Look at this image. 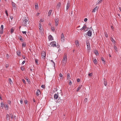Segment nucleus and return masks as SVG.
<instances>
[{
    "label": "nucleus",
    "mask_w": 121,
    "mask_h": 121,
    "mask_svg": "<svg viewBox=\"0 0 121 121\" xmlns=\"http://www.w3.org/2000/svg\"><path fill=\"white\" fill-rule=\"evenodd\" d=\"M39 32L41 34H42L43 33V29H39Z\"/></svg>",
    "instance_id": "nucleus-24"
},
{
    "label": "nucleus",
    "mask_w": 121,
    "mask_h": 121,
    "mask_svg": "<svg viewBox=\"0 0 121 121\" xmlns=\"http://www.w3.org/2000/svg\"><path fill=\"white\" fill-rule=\"evenodd\" d=\"M35 8H37L38 7V4L35 5Z\"/></svg>",
    "instance_id": "nucleus-63"
},
{
    "label": "nucleus",
    "mask_w": 121,
    "mask_h": 121,
    "mask_svg": "<svg viewBox=\"0 0 121 121\" xmlns=\"http://www.w3.org/2000/svg\"><path fill=\"white\" fill-rule=\"evenodd\" d=\"M19 39H20L21 41L23 42V39L22 37L21 36H20L19 37Z\"/></svg>",
    "instance_id": "nucleus-19"
},
{
    "label": "nucleus",
    "mask_w": 121,
    "mask_h": 121,
    "mask_svg": "<svg viewBox=\"0 0 121 121\" xmlns=\"http://www.w3.org/2000/svg\"><path fill=\"white\" fill-rule=\"evenodd\" d=\"M5 13L6 14V15H7V16H8V13L7 11V10H6V11H5Z\"/></svg>",
    "instance_id": "nucleus-51"
},
{
    "label": "nucleus",
    "mask_w": 121,
    "mask_h": 121,
    "mask_svg": "<svg viewBox=\"0 0 121 121\" xmlns=\"http://www.w3.org/2000/svg\"><path fill=\"white\" fill-rule=\"evenodd\" d=\"M82 86H79L77 88V89L76 91H78L79 90H80L81 88V87Z\"/></svg>",
    "instance_id": "nucleus-21"
},
{
    "label": "nucleus",
    "mask_w": 121,
    "mask_h": 121,
    "mask_svg": "<svg viewBox=\"0 0 121 121\" xmlns=\"http://www.w3.org/2000/svg\"><path fill=\"white\" fill-rule=\"evenodd\" d=\"M10 18L11 20H12L13 19V17L12 16H11L10 17Z\"/></svg>",
    "instance_id": "nucleus-62"
},
{
    "label": "nucleus",
    "mask_w": 121,
    "mask_h": 121,
    "mask_svg": "<svg viewBox=\"0 0 121 121\" xmlns=\"http://www.w3.org/2000/svg\"><path fill=\"white\" fill-rule=\"evenodd\" d=\"M104 85L105 86H106L107 85V82L106 81V79L105 78H104Z\"/></svg>",
    "instance_id": "nucleus-17"
},
{
    "label": "nucleus",
    "mask_w": 121,
    "mask_h": 121,
    "mask_svg": "<svg viewBox=\"0 0 121 121\" xmlns=\"http://www.w3.org/2000/svg\"><path fill=\"white\" fill-rule=\"evenodd\" d=\"M26 43L25 42H24L22 44V47H25L26 45Z\"/></svg>",
    "instance_id": "nucleus-26"
},
{
    "label": "nucleus",
    "mask_w": 121,
    "mask_h": 121,
    "mask_svg": "<svg viewBox=\"0 0 121 121\" xmlns=\"http://www.w3.org/2000/svg\"><path fill=\"white\" fill-rule=\"evenodd\" d=\"M92 75L93 74L92 73H89L88 74V75L90 77L92 76Z\"/></svg>",
    "instance_id": "nucleus-37"
},
{
    "label": "nucleus",
    "mask_w": 121,
    "mask_h": 121,
    "mask_svg": "<svg viewBox=\"0 0 121 121\" xmlns=\"http://www.w3.org/2000/svg\"><path fill=\"white\" fill-rule=\"evenodd\" d=\"M7 102L8 104H10L11 103V101L9 100H8Z\"/></svg>",
    "instance_id": "nucleus-42"
},
{
    "label": "nucleus",
    "mask_w": 121,
    "mask_h": 121,
    "mask_svg": "<svg viewBox=\"0 0 121 121\" xmlns=\"http://www.w3.org/2000/svg\"><path fill=\"white\" fill-rule=\"evenodd\" d=\"M87 18H85L84 20V21L85 22H86L87 21Z\"/></svg>",
    "instance_id": "nucleus-56"
},
{
    "label": "nucleus",
    "mask_w": 121,
    "mask_h": 121,
    "mask_svg": "<svg viewBox=\"0 0 121 121\" xmlns=\"http://www.w3.org/2000/svg\"><path fill=\"white\" fill-rule=\"evenodd\" d=\"M9 83L10 84H11L12 83H13V82L11 78H10L9 79Z\"/></svg>",
    "instance_id": "nucleus-25"
},
{
    "label": "nucleus",
    "mask_w": 121,
    "mask_h": 121,
    "mask_svg": "<svg viewBox=\"0 0 121 121\" xmlns=\"http://www.w3.org/2000/svg\"><path fill=\"white\" fill-rule=\"evenodd\" d=\"M25 104H27V100H25Z\"/></svg>",
    "instance_id": "nucleus-55"
},
{
    "label": "nucleus",
    "mask_w": 121,
    "mask_h": 121,
    "mask_svg": "<svg viewBox=\"0 0 121 121\" xmlns=\"http://www.w3.org/2000/svg\"><path fill=\"white\" fill-rule=\"evenodd\" d=\"M45 86L43 85H42L41 86V87L43 88H45Z\"/></svg>",
    "instance_id": "nucleus-48"
},
{
    "label": "nucleus",
    "mask_w": 121,
    "mask_h": 121,
    "mask_svg": "<svg viewBox=\"0 0 121 121\" xmlns=\"http://www.w3.org/2000/svg\"><path fill=\"white\" fill-rule=\"evenodd\" d=\"M0 99H1V100H2V98L1 97V96H0Z\"/></svg>",
    "instance_id": "nucleus-64"
},
{
    "label": "nucleus",
    "mask_w": 121,
    "mask_h": 121,
    "mask_svg": "<svg viewBox=\"0 0 121 121\" xmlns=\"http://www.w3.org/2000/svg\"><path fill=\"white\" fill-rule=\"evenodd\" d=\"M86 44L87 49H90V43H86Z\"/></svg>",
    "instance_id": "nucleus-18"
},
{
    "label": "nucleus",
    "mask_w": 121,
    "mask_h": 121,
    "mask_svg": "<svg viewBox=\"0 0 121 121\" xmlns=\"http://www.w3.org/2000/svg\"><path fill=\"white\" fill-rule=\"evenodd\" d=\"M14 31V30L13 28H11V34H12Z\"/></svg>",
    "instance_id": "nucleus-30"
},
{
    "label": "nucleus",
    "mask_w": 121,
    "mask_h": 121,
    "mask_svg": "<svg viewBox=\"0 0 121 121\" xmlns=\"http://www.w3.org/2000/svg\"><path fill=\"white\" fill-rule=\"evenodd\" d=\"M3 28H4V26H3V25H1V27H0L1 28V30H3Z\"/></svg>",
    "instance_id": "nucleus-49"
},
{
    "label": "nucleus",
    "mask_w": 121,
    "mask_h": 121,
    "mask_svg": "<svg viewBox=\"0 0 121 121\" xmlns=\"http://www.w3.org/2000/svg\"><path fill=\"white\" fill-rule=\"evenodd\" d=\"M61 41H63L65 40V37H61Z\"/></svg>",
    "instance_id": "nucleus-29"
},
{
    "label": "nucleus",
    "mask_w": 121,
    "mask_h": 121,
    "mask_svg": "<svg viewBox=\"0 0 121 121\" xmlns=\"http://www.w3.org/2000/svg\"><path fill=\"white\" fill-rule=\"evenodd\" d=\"M59 76L60 77H62L63 76L62 74L61 73H60L59 74Z\"/></svg>",
    "instance_id": "nucleus-53"
},
{
    "label": "nucleus",
    "mask_w": 121,
    "mask_h": 121,
    "mask_svg": "<svg viewBox=\"0 0 121 121\" xmlns=\"http://www.w3.org/2000/svg\"><path fill=\"white\" fill-rule=\"evenodd\" d=\"M59 20L58 19H55V23L56 26H57L58 25L59 23Z\"/></svg>",
    "instance_id": "nucleus-6"
},
{
    "label": "nucleus",
    "mask_w": 121,
    "mask_h": 121,
    "mask_svg": "<svg viewBox=\"0 0 121 121\" xmlns=\"http://www.w3.org/2000/svg\"><path fill=\"white\" fill-rule=\"evenodd\" d=\"M29 22L28 19L25 18L22 22L23 25L24 26L27 27L29 25Z\"/></svg>",
    "instance_id": "nucleus-1"
},
{
    "label": "nucleus",
    "mask_w": 121,
    "mask_h": 121,
    "mask_svg": "<svg viewBox=\"0 0 121 121\" xmlns=\"http://www.w3.org/2000/svg\"><path fill=\"white\" fill-rule=\"evenodd\" d=\"M20 69H21L22 71L24 70L25 69L24 68H23L22 67H20Z\"/></svg>",
    "instance_id": "nucleus-45"
},
{
    "label": "nucleus",
    "mask_w": 121,
    "mask_h": 121,
    "mask_svg": "<svg viewBox=\"0 0 121 121\" xmlns=\"http://www.w3.org/2000/svg\"><path fill=\"white\" fill-rule=\"evenodd\" d=\"M98 8L97 6H96L95 7L94 9L92 11V12H95L96 10H97L98 9Z\"/></svg>",
    "instance_id": "nucleus-13"
},
{
    "label": "nucleus",
    "mask_w": 121,
    "mask_h": 121,
    "mask_svg": "<svg viewBox=\"0 0 121 121\" xmlns=\"http://www.w3.org/2000/svg\"><path fill=\"white\" fill-rule=\"evenodd\" d=\"M52 12V10H50L49 11V12L48 13V16H50L51 15Z\"/></svg>",
    "instance_id": "nucleus-20"
},
{
    "label": "nucleus",
    "mask_w": 121,
    "mask_h": 121,
    "mask_svg": "<svg viewBox=\"0 0 121 121\" xmlns=\"http://www.w3.org/2000/svg\"><path fill=\"white\" fill-rule=\"evenodd\" d=\"M51 29L52 31L53 32L55 31V29L54 28V27H53L52 26L51 27Z\"/></svg>",
    "instance_id": "nucleus-34"
},
{
    "label": "nucleus",
    "mask_w": 121,
    "mask_h": 121,
    "mask_svg": "<svg viewBox=\"0 0 121 121\" xmlns=\"http://www.w3.org/2000/svg\"><path fill=\"white\" fill-rule=\"evenodd\" d=\"M17 54L19 56L21 55V52L20 51H17Z\"/></svg>",
    "instance_id": "nucleus-35"
},
{
    "label": "nucleus",
    "mask_w": 121,
    "mask_h": 121,
    "mask_svg": "<svg viewBox=\"0 0 121 121\" xmlns=\"http://www.w3.org/2000/svg\"><path fill=\"white\" fill-rule=\"evenodd\" d=\"M80 79H79L78 78L77 79V82H80Z\"/></svg>",
    "instance_id": "nucleus-57"
},
{
    "label": "nucleus",
    "mask_w": 121,
    "mask_h": 121,
    "mask_svg": "<svg viewBox=\"0 0 121 121\" xmlns=\"http://www.w3.org/2000/svg\"><path fill=\"white\" fill-rule=\"evenodd\" d=\"M67 54H65L63 56L62 62V64L63 65H65L67 62Z\"/></svg>",
    "instance_id": "nucleus-2"
},
{
    "label": "nucleus",
    "mask_w": 121,
    "mask_h": 121,
    "mask_svg": "<svg viewBox=\"0 0 121 121\" xmlns=\"http://www.w3.org/2000/svg\"><path fill=\"white\" fill-rule=\"evenodd\" d=\"M104 0H99L97 4H99L101 2L103 1Z\"/></svg>",
    "instance_id": "nucleus-27"
},
{
    "label": "nucleus",
    "mask_w": 121,
    "mask_h": 121,
    "mask_svg": "<svg viewBox=\"0 0 121 121\" xmlns=\"http://www.w3.org/2000/svg\"><path fill=\"white\" fill-rule=\"evenodd\" d=\"M9 64H7L5 65V67L6 68H8L9 66Z\"/></svg>",
    "instance_id": "nucleus-44"
},
{
    "label": "nucleus",
    "mask_w": 121,
    "mask_h": 121,
    "mask_svg": "<svg viewBox=\"0 0 121 121\" xmlns=\"http://www.w3.org/2000/svg\"><path fill=\"white\" fill-rule=\"evenodd\" d=\"M101 60H102V61H103V62L104 63H105V61H104V58L103 57H102L101 58Z\"/></svg>",
    "instance_id": "nucleus-39"
},
{
    "label": "nucleus",
    "mask_w": 121,
    "mask_h": 121,
    "mask_svg": "<svg viewBox=\"0 0 121 121\" xmlns=\"http://www.w3.org/2000/svg\"><path fill=\"white\" fill-rule=\"evenodd\" d=\"M48 39L49 40H52L53 39V37L52 35H49L48 37Z\"/></svg>",
    "instance_id": "nucleus-8"
},
{
    "label": "nucleus",
    "mask_w": 121,
    "mask_h": 121,
    "mask_svg": "<svg viewBox=\"0 0 121 121\" xmlns=\"http://www.w3.org/2000/svg\"><path fill=\"white\" fill-rule=\"evenodd\" d=\"M70 74L69 73H68L67 74V78L68 79H70Z\"/></svg>",
    "instance_id": "nucleus-28"
},
{
    "label": "nucleus",
    "mask_w": 121,
    "mask_h": 121,
    "mask_svg": "<svg viewBox=\"0 0 121 121\" xmlns=\"http://www.w3.org/2000/svg\"><path fill=\"white\" fill-rule=\"evenodd\" d=\"M35 61L37 64H38L39 63L38 60L37 59H35Z\"/></svg>",
    "instance_id": "nucleus-43"
},
{
    "label": "nucleus",
    "mask_w": 121,
    "mask_h": 121,
    "mask_svg": "<svg viewBox=\"0 0 121 121\" xmlns=\"http://www.w3.org/2000/svg\"><path fill=\"white\" fill-rule=\"evenodd\" d=\"M12 6L13 7V8H16V6L15 4L13 2H12Z\"/></svg>",
    "instance_id": "nucleus-10"
},
{
    "label": "nucleus",
    "mask_w": 121,
    "mask_h": 121,
    "mask_svg": "<svg viewBox=\"0 0 121 121\" xmlns=\"http://www.w3.org/2000/svg\"><path fill=\"white\" fill-rule=\"evenodd\" d=\"M114 49H115V50L116 51H117V47L115 45H114Z\"/></svg>",
    "instance_id": "nucleus-38"
},
{
    "label": "nucleus",
    "mask_w": 121,
    "mask_h": 121,
    "mask_svg": "<svg viewBox=\"0 0 121 121\" xmlns=\"http://www.w3.org/2000/svg\"><path fill=\"white\" fill-rule=\"evenodd\" d=\"M93 62L95 64H97V60L96 59H95L93 60Z\"/></svg>",
    "instance_id": "nucleus-31"
},
{
    "label": "nucleus",
    "mask_w": 121,
    "mask_h": 121,
    "mask_svg": "<svg viewBox=\"0 0 121 121\" xmlns=\"http://www.w3.org/2000/svg\"><path fill=\"white\" fill-rule=\"evenodd\" d=\"M22 81L25 84H26L25 81L24 79H22Z\"/></svg>",
    "instance_id": "nucleus-52"
},
{
    "label": "nucleus",
    "mask_w": 121,
    "mask_h": 121,
    "mask_svg": "<svg viewBox=\"0 0 121 121\" xmlns=\"http://www.w3.org/2000/svg\"><path fill=\"white\" fill-rule=\"evenodd\" d=\"M40 90L39 89H38L36 92V95L37 96H39V95L40 94Z\"/></svg>",
    "instance_id": "nucleus-9"
},
{
    "label": "nucleus",
    "mask_w": 121,
    "mask_h": 121,
    "mask_svg": "<svg viewBox=\"0 0 121 121\" xmlns=\"http://www.w3.org/2000/svg\"><path fill=\"white\" fill-rule=\"evenodd\" d=\"M39 30L43 29L42 26L40 23L39 24Z\"/></svg>",
    "instance_id": "nucleus-15"
},
{
    "label": "nucleus",
    "mask_w": 121,
    "mask_h": 121,
    "mask_svg": "<svg viewBox=\"0 0 121 121\" xmlns=\"http://www.w3.org/2000/svg\"><path fill=\"white\" fill-rule=\"evenodd\" d=\"M51 62H53V63H54V65H55V63L53 61V60H51Z\"/></svg>",
    "instance_id": "nucleus-61"
},
{
    "label": "nucleus",
    "mask_w": 121,
    "mask_h": 121,
    "mask_svg": "<svg viewBox=\"0 0 121 121\" xmlns=\"http://www.w3.org/2000/svg\"><path fill=\"white\" fill-rule=\"evenodd\" d=\"M87 98H85L84 100V101L86 103L87 101Z\"/></svg>",
    "instance_id": "nucleus-47"
},
{
    "label": "nucleus",
    "mask_w": 121,
    "mask_h": 121,
    "mask_svg": "<svg viewBox=\"0 0 121 121\" xmlns=\"http://www.w3.org/2000/svg\"><path fill=\"white\" fill-rule=\"evenodd\" d=\"M54 99L57 100L58 99H59L60 97L59 98L58 93H57V94L56 93L54 95Z\"/></svg>",
    "instance_id": "nucleus-4"
},
{
    "label": "nucleus",
    "mask_w": 121,
    "mask_h": 121,
    "mask_svg": "<svg viewBox=\"0 0 121 121\" xmlns=\"http://www.w3.org/2000/svg\"><path fill=\"white\" fill-rule=\"evenodd\" d=\"M10 116L9 115L7 114L6 115V118L7 120H10Z\"/></svg>",
    "instance_id": "nucleus-22"
},
{
    "label": "nucleus",
    "mask_w": 121,
    "mask_h": 121,
    "mask_svg": "<svg viewBox=\"0 0 121 121\" xmlns=\"http://www.w3.org/2000/svg\"><path fill=\"white\" fill-rule=\"evenodd\" d=\"M20 103H21V104H22V103H23V100L22 99H21L20 100Z\"/></svg>",
    "instance_id": "nucleus-50"
},
{
    "label": "nucleus",
    "mask_w": 121,
    "mask_h": 121,
    "mask_svg": "<svg viewBox=\"0 0 121 121\" xmlns=\"http://www.w3.org/2000/svg\"><path fill=\"white\" fill-rule=\"evenodd\" d=\"M75 44L77 46V47H79V42L78 41L76 40L75 41Z\"/></svg>",
    "instance_id": "nucleus-11"
},
{
    "label": "nucleus",
    "mask_w": 121,
    "mask_h": 121,
    "mask_svg": "<svg viewBox=\"0 0 121 121\" xmlns=\"http://www.w3.org/2000/svg\"><path fill=\"white\" fill-rule=\"evenodd\" d=\"M69 84L70 85H71L72 83L71 82V81L70 80H69Z\"/></svg>",
    "instance_id": "nucleus-41"
},
{
    "label": "nucleus",
    "mask_w": 121,
    "mask_h": 121,
    "mask_svg": "<svg viewBox=\"0 0 121 121\" xmlns=\"http://www.w3.org/2000/svg\"><path fill=\"white\" fill-rule=\"evenodd\" d=\"M95 53L96 55H99V53L98 51H95Z\"/></svg>",
    "instance_id": "nucleus-36"
},
{
    "label": "nucleus",
    "mask_w": 121,
    "mask_h": 121,
    "mask_svg": "<svg viewBox=\"0 0 121 121\" xmlns=\"http://www.w3.org/2000/svg\"><path fill=\"white\" fill-rule=\"evenodd\" d=\"M64 37V34L63 33H62V34H61V37Z\"/></svg>",
    "instance_id": "nucleus-59"
},
{
    "label": "nucleus",
    "mask_w": 121,
    "mask_h": 121,
    "mask_svg": "<svg viewBox=\"0 0 121 121\" xmlns=\"http://www.w3.org/2000/svg\"><path fill=\"white\" fill-rule=\"evenodd\" d=\"M86 25H85V26H83V27H82L80 29V30H83L85 28L86 29Z\"/></svg>",
    "instance_id": "nucleus-23"
},
{
    "label": "nucleus",
    "mask_w": 121,
    "mask_h": 121,
    "mask_svg": "<svg viewBox=\"0 0 121 121\" xmlns=\"http://www.w3.org/2000/svg\"><path fill=\"white\" fill-rule=\"evenodd\" d=\"M105 37H107L108 35H107V33H106H106H105Z\"/></svg>",
    "instance_id": "nucleus-54"
},
{
    "label": "nucleus",
    "mask_w": 121,
    "mask_h": 121,
    "mask_svg": "<svg viewBox=\"0 0 121 121\" xmlns=\"http://www.w3.org/2000/svg\"><path fill=\"white\" fill-rule=\"evenodd\" d=\"M87 33V34L88 36L90 37L92 35V32L90 30L88 31Z\"/></svg>",
    "instance_id": "nucleus-7"
},
{
    "label": "nucleus",
    "mask_w": 121,
    "mask_h": 121,
    "mask_svg": "<svg viewBox=\"0 0 121 121\" xmlns=\"http://www.w3.org/2000/svg\"><path fill=\"white\" fill-rule=\"evenodd\" d=\"M1 107H3L4 106V104L2 102L0 103Z\"/></svg>",
    "instance_id": "nucleus-33"
},
{
    "label": "nucleus",
    "mask_w": 121,
    "mask_h": 121,
    "mask_svg": "<svg viewBox=\"0 0 121 121\" xmlns=\"http://www.w3.org/2000/svg\"><path fill=\"white\" fill-rule=\"evenodd\" d=\"M56 42L55 41H52L51 42L50 44L52 47H57V48H58L60 47V46L58 44L56 45Z\"/></svg>",
    "instance_id": "nucleus-3"
},
{
    "label": "nucleus",
    "mask_w": 121,
    "mask_h": 121,
    "mask_svg": "<svg viewBox=\"0 0 121 121\" xmlns=\"http://www.w3.org/2000/svg\"><path fill=\"white\" fill-rule=\"evenodd\" d=\"M70 6V3L69 2H68L66 7V9L67 10L68 9L69 7Z\"/></svg>",
    "instance_id": "nucleus-12"
},
{
    "label": "nucleus",
    "mask_w": 121,
    "mask_h": 121,
    "mask_svg": "<svg viewBox=\"0 0 121 121\" xmlns=\"http://www.w3.org/2000/svg\"><path fill=\"white\" fill-rule=\"evenodd\" d=\"M40 21L41 22H43V21H44V20H43L42 19H40Z\"/></svg>",
    "instance_id": "nucleus-60"
},
{
    "label": "nucleus",
    "mask_w": 121,
    "mask_h": 121,
    "mask_svg": "<svg viewBox=\"0 0 121 121\" xmlns=\"http://www.w3.org/2000/svg\"><path fill=\"white\" fill-rule=\"evenodd\" d=\"M22 33L23 34H26V31H22Z\"/></svg>",
    "instance_id": "nucleus-46"
},
{
    "label": "nucleus",
    "mask_w": 121,
    "mask_h": 121,
    "mask_svg": "<svg viewBox=\"0 0 121 121\" xmlns=\"http://www.w3.org/2000/svg\"><path fill=\"white\" fill-rule=\"evenodd\" d=\"M0 34H2L3 32V30H0Z\"/></svg>",
    "instance_id": "nucleus-40"
},
{
    "label": "nucleus",
    "mask_w": 121,
    "mask_h": 121,
    "mask_svg": "<svg viewBox=\"0 0 121 121\" xmlns=\"http://www.w3.org/2000/svg\"><path fill=\"white\" fill-rule=\"evenodd\" d=\"M41 56L44 59L46 57V52L44 51H43L41 53Z\"/></svg>",
    "instance_id": "nucleus-5"
},
{
    "label": "nucleus",
    "mask_w": 121,
    "mask_h": 121,
    "mask_svg": "<svg viewBox=\"0 0 121 121\" xmlns=\"http://www.w3.org/2000/svg\"><path fill=\"white\" fill-rule=\"evenodd\" d=\"M111 40L112 42L113 43H115V41L114 40V39L112 38H111Z\"/></svg>",
    "instance_id": "nucleus-32"
},
{
    "label": "nucleus",
    "mask_w": 121,
    "mask_h": 121,
    "mask_svg": "<svg viewBox=\"0 0 121 121\" xmlns=\"http://www.w3.org/2000/svg\"><path fill=\"white\" fill-rule=\"evenodd\" d=\"M60 6V2L58 3L56 7L58 9H59Z\"/></svg>",
    "instance_id": "nucleus-14"
},
{
    "label": "nucleus",
    "mask_w": 121,
    "mask_h": 121,
    "mask_svg": "<svg viewBox=\"0 0 121 121\" xmlns=\"http://www.w3.org/2000/svg\"><path fill=\"white\" fill-rule=\"evenodd\" d=\"M4 106L6 110L8 109V106L7 104H5L4 105Z\"/></svg>",
    "instance_id": "nucleus-16"
},
{
    "label": "nucleus",
    "mask_w": 121,
    "mask_h": 121,
    "mask_svg": "<svg viewBox=\"0 0 121 121\" xmlns=\"http://www.w3.org/2000/svg\"><path fill=\"white\" fill-rule=\"evenodd\" d=\"M25 62V60L23 61L22 63V64L23 65L24 64V63Z\"/></svg>",
    "instance_id": "nucleus-58"
}]
</instances>
